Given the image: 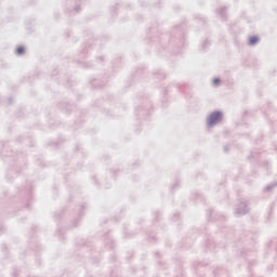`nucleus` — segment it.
I'll return each mask as SVG.
<instances>
[{
    "mask_svg": "<svg viewBox=\"0 0 277 277\" xmlns=\"http://www.w3.org/2000/svg\"><path fill=\"white\" fill-rule=\"evenodd\" d=\"M222 120V115L220 113H213L209 117V127H213V124H217Z\"/></svg>",
    "mask_w": 277,
    "mask_h": 277,
    "instance_id": "f257e3e1",
    "label": "nucleus"
},
{
    "mask_svg": "<svg viewBox=\"0 0 277 277\" xmlns=\"http://www.w3.org/2000/svg\"><path fill=\"white\" fill-rule=\"evenodd\" d=\"M23 53H25V47L19 45V47L16 49V54H17V55H23Z\"/></svg>",
    "mask_w": 277,
    "mask_h": 277,
    "instance_id": "f03ea898",
    "label": "nucleus"
},
{
    "mask_svg": "<svg viewBox=\"0 0 277 277\" xmlns=\"http://www.w3.org/2000/svg\"><path fill=\"white\" fill-rule=\"evenodd\" d=\"M259 42V37H250L249 38V44H256Z\"/></svg>",
    "mask_w": 277,
    "mask_h": 277,
    "instance_id": "7ed1b4c3",
    "label": "nucleus"
},
{
    "mask_svg": "<svg viewBox=\"0 0 277 277\" xmlns=\"http://www.w3.org/2000/svg\"><path fill=\"white\" fill-rule=\"evenodd\" d=\"M213 83H214V85H220V78H215V79L213 80Z\"/></svg>",
    "mask_w": 277,
    "mask_h": 277,
    "instance_id": "20e7f679",
    "label": "nucleus"
}]
</instances>
